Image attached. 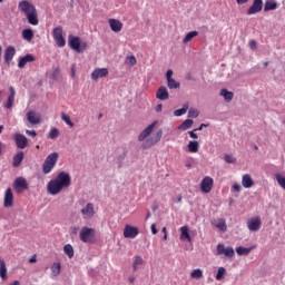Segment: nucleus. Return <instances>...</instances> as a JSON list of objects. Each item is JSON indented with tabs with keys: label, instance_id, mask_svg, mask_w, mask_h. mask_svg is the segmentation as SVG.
<instances>
[{
	"label": "nucleus",
	"instance_id": "nucleus-1",
	"mask_svg": "<svg viewBox=\"0 0 285 285\" xmlns=\"http://www.w3.org/2000/svg\"><path fill=\"white\" fill-rule=\"evenodd\" d=\"M18 9L26 16L30 26H39V13L37 7L28 0H22L18 3Z\"/></svg>",
	"mask_w": 285,
	"mask_h": 285
},
{
	"label": "nucleus",
	"instance_id": "nucleus-2",
	"mask_svg": "<svg viewBox=\"0 0 285 285\" xmlns=\"http://www.w3.org/2000/svg\"><path fill=\"white\" fill-rule=\"evenodd\" d=\"M57 161H59V153L53 151L49 154L42 164L43 175H50V173L55 170V166H57Z\"/></svg>",
	"mask_w": 285,
	"mask_h": 285
},
{
	"label": "nucleus",
	"instance_id": "nucleus-3",
	"mask_svg": "<svg viewBox=\"0 0 285 285\" xmlns=\"http://www.w3.org/2000/svg\"><path fill=\"white\" fill-rule=\"evenodd\" d=\"M79 237L80 240L83 242V244H95V237H97V232L95 230V228L82 227L80 229Z\"/></svg>",
	"mask_w": 285,
	"mask_h": 285
},
{
	"label": "nucleus",
	"instance_id": "nucleus-4",
	"mask_svg": "<svg viewBox=\"0 0 285 285\" xmlns=\"http://www.w3.org/2000/svg\"><path fill=\"white\" fill-rule=\"evenodd\" d=\"M164 135V130L159 129L155 136L147 138L142 145L141 148L142 150H148V148H153V146H156V144H159L161 141V137Z\"/></svg>",
	"mask_w": 285,
	"mask_h": 285
},
{
	"label": "nucleus",
	"instance_id": "nucleus-5",
	"mask_svg": "<svg viewBox=\"0 0 285 285\" xmlns=\"http://www.w3.org/2000/svg\"><path fill=\"white\" fill-rule=\"evenodd\" d=\"M55 179L59 184L60 188H62V190L63 188H70V184L72 183L70 174L66 171H60Z\"/></svg>",
	"mask_w": 285,
	"mask_h": 285
},
{
	"label": "nucleus",
	"instance_id": "nucleus-6",
	"mask_svg": "<svg viewBox=\"0 0 285 285\" xmlns=\"http://www.w3.org/2000/svg\"><path fill=\"white\" fill-rule=\"evenodd\" d=\"M213 186H215V180L210 176L204 177L200 181V190L206 195L213 190Z\"/></svg>",
	"mask_w": 285,
	"mask_h": 285
},
{
	"label": "nucleus",
	"instance_id": "nucleus-7",
	"mask_svg": "<svg viewBox=\"0 0 285 285\" xmlns=\"http://www.w3.org/2000/svg\"><path fill=\"white\" fill-rule=\"evenodd\" d=\"M52 32L57 46L59 48H63V46H66V39L63 38V28L56 27Z\"/></svg>",
	"mask_w": 285,
	"mask_h": 285
},
{
	"label": "nucleus",
	"instance_id": "nucleus-8",
	"mask_svg": "<svg viewBox=\"0 0 285 285\" xmlns=\"http://www.w3.org/2000/svg\"><path fill=\"white\" fill-rule=\"evenodd\" d=\"M47 190H48L49 195H59V193H61V190H63V188L59 185L57 179L53 178L47 184Z\"/></svg>",
	"mask_w": 285,
	"mask_h": 285
},
{
	"label": "nucleus",
	"instance_id": "nucleus-9",
	"mask_svg": "<svg viewBox=\"0 0 285 285\" xmlns=\"http://www.w3.org/2000/svg\"><path fill=\"white\" fill-rule=\"evenodd\" d=\"M157 126V121L151 122L149 126H147L138 136V141H146L150 135H153V130H155Z\"/></svg>",
	"mask_w": 285,
	"mask_h": 285
},
{
	"label": "nucleus",
	"instance_id": "nucleus-10",
	"mask_svg": "<svg viewBox=\"0 0 285 285\" xmlns=\"http://www.w3.org/2000/svg\"><path fill=\"white\" fill-rule=\"evenodd\" d=\"M13 140L16 141L17 148H20V150L28 148V138L24 135L16 132Z\"/></svg>",
	"mask_w": 285,
	"mask_h": 285
},
{
	"label": "nucleus",
	"instance_id": "nucleus-11",
	"mask_svg": "<svg viewBox=\"0 0 285 285\" xmlns=\"http://www.w3.org/2000/svg\"><path fill=\"white\" fill-rule=\"evenodd\" d=\"M139 235V228L132 226V225H126L124 228V237L126 239H135Z\"/></svg>",
	"mask_w": 285,
	"mask_h": 285
},
{
	"label": "nucleus",
	"instance_id": "nucleus-12",
	"mask_svg": "<svg viewBox=\"0 0 285 285\" xmlns=\"http://www.w3.org/2000/svg\"><path fill=\"white\" fill-rule=\"evenodd\" d=\"M247 228L248 230H250L252 233H257V230H259V228H262V218H259V216H256L254 218H250L247 222Z\"/></svg>",
	"mask_w": 285,
	"mask_h": 285
},
{
	"label": "nucleus",
	"instance_id": "nucleus-13",
	"mask_svg": "<svg viewBox=\"0 0 285 285\" xmlns=\"http://www.w3.org/2000/svg\"><path fill=\"white\" fill-rule=\"evenodd\" d=\"M81 215L83 219H92L95 217V205L88 203L82 209Z\"/></svg>",
	"mask_w": 285,
	"mask_h": 285
},
{
	"label": "nucleus",
	"instance_id": "nucleus-14",
	"mask_svg": "<svg viewBox=\"0 0 285 285\" xmlns=\"http://www.w3.org/2000/svg\"><path fill=\"white\" fill-rule=\"evenodd\" d=\"M216 250L217 255H225V257H235V249L233 247H225L224 244H218Z\"/></svg>",
	"mask_w": 285,
	"mask_h": 285
},
{
	"label": "nucleus",
	"instance_id": "nucleus-15",
	"mask_svg": "<svg viewBox=\"0 0 285 285\" xmlns=\"http://www.w3.org/2000/svg\"><path fill=\"white\" fill-rule=\"evenodd\" d=\"M13 188L18 193H23V190H28V180L23 177H19L13 183Z\"/></svg>",
	"mask_w": 285,
	"mask_h": 285
},
{
	"label": "nucleus",
	"instance_id": "nucleus-16",
	"mask_svg": "<svg viewBox=\"0 0 285 285\" xmlns=\"http://www.w3.org/2000/svg\"><path fill=\"white\" fill-rule=\"evenodd\" d=\"M108 23H109V28L112 32H121V30H124V22H121L120 20L118 19H115V18H110L108 20Z\"/></svg>",
	"mask_w": 285,
	"mask_h": 285
},
{
	"label": "nucleus",
	"instance_id": "nucleus-17",
	"mask_svg": "<svg viewBox=\"0 0 285 285\" xmlns=\"http://www.w3.org/2000/svg\"><path fill=\"white\" fill-rule=\"evenodd\" d=\"M262 8H264V1L254 0L247 10V14H257V12H262Z\"/></svg>",
	"mask_w": 285,
	"mask_h": 285
},
{
	"label": "nucleus",
	"instance_id": "nucleus-18",
	"mask_svg": "<svg viewBox=\"0 0 285 285\" xmlns=\"http://www.w3.org/2000/svg\"><path fill=\"white\" fill-rule=\"evenodd\" d=\"M12 204H14V195L12 194V188H8L4 193L3 207L10 208Z\"/></svg>",
	"mask_w": 285,
	"mask_h": 285
},
{
	"label": "nucleus",
	"instance_id": "nucleus-19",
	"mask_svg": "<svg viewBox=\"0 0 285 285\" xmlns=\"http://www.w3.org/2000/svg\"><path fill=\"white\" fill-rule=\"evenodd\" d=\"M26 117L29 124H31L32 126H37L38 124H41V116L37 115V112L32 110L28 111Z\"/></svg>",
	"mask_w": 285,
	"mask_h": 285
},
{
	"label": "nucleus",
	"instance_id": "nucleus-20",
	"mask_svg": "<svg viewBox=\"0 0 285 285\" xmlns=\"http://www.w3.org/2000/svg\"><path fill=\"white\" fill-rule=\"evenodd\" d=\"M104 77H108V68H98L91 72V79L94 81H97V79H102Z\"/></svg>",
	"mask_w": 285,
	"mask_h": 285
},
{
	"label": "nucleus",
	"instance_id": "nucleus-21",
	"mask_svg": "<svg viewBox=\"0 0 285 285\" xmlns=\"http://www.w3.org/2000/svg\"><path fill=\"white\" fill-rule=\"evenodd\" d=\"M69 46L72 50H76V52H81V40H79V37L70 36Z\"/></svg>",
	"mask_w": 285,
	"mask_h": 285
},
{
	"label": "nucleus",
	"instance_id": "nucleus-22",
	"mask_svg": "<svg viewBox=\"0 0 285 285\" xmlns=\"http://www.w3.org/2000/svg\"><path fill=\"white\" fill-rule=\"evenodd\" d=\"M16 55H17V49H14V47H12V46L7 47L4 50L6 63H10V61H12V59H14Z\"/></svg>",
	"mask_w": 285,
	"mask_h": 285
},
{
	"label": "nucleus",
	"instance_id": "nucleus-23",
	"mask_svg": "<svg viewBox=\"0 0 285 285\" xmlns=\"http://www.w3.org/2000/svg\"><path fill=\"white\" fill-rule=\"evenodd\" d=\"M36 61L35 56L32 53H27L24 57H21L18 61V68H26V63H32Z\"/></svg>",
	"mask_w": 285,
	"mask_h": 285
},
{
	"label": "nucleus",
	"instance_id": "nucleus-24",
	"mask_svg": "<svg viewBox=\"0 0 285 285\" xmlns=\"http://www.w3.org/2000/svg\"><path fill=\"white\" fill-rule=\"evenodd\" d=\"M9 92L10 95L7 99V102L4 104V108H7L8 110H10L12 106H14V97L17 96V91L14 90V87H10Z\"/></svg>",
	"mask_w": 285,
	"mask_h": 285
},
{
	"label": "nucleus",
	"instance_id": "nucleus-25",
	"mask_svg": "<svg viewBox=\"0 0 285 285\" xmlns=\"http://www.w3.org/2000/svg\"><path fill=\"white\" fill-rule=\"evenodd\" d=\"M170 95L168 94V89L166 87L161 86L156 91V99H159L160 101H166V99H169Z\"/></svg>",
	"mask_w": 285,
	"mask_h": 285
},
{
	"label": "nucleus",
	"instance_id": "nucleus-26",
	"mask_svg": "<svg viewBox=\"0 0 285 285\" xmlns=\"http://www.w3.org/2000/svg\"><path fill=\"white\" fill-rule=\"evenodd\" d=\"M242 186L244 188H253L255 186V180H253V177H250V175L245 174L242 177Z\"/></svg>",
	"mask_w": 285,
	"mask_h": 285
},
{
	"label": "nucleus",
	"instance_id": "nucleus-27",
	"mask_svg": "<svg viewBox=\"0 0 285 285\" xmlns=\"http://www.w3.org/2000/svg\"><path fill=\"white\" fill-rule=\"evenodd\" d=\"M0 277L2 282L8 279V268L6 267V261H3V258H0Z\"/></svg>",
	"mask_w": 285,
	"mask_h": 285
},
{
	"label": "nucleus",
	"instance_id": "nucleus-28",
	"mask_svg": "<svg viewBox=\"0 0 285 285\" xmlns=\"http://www.w3.org/2000/svg\"><path fill=\"white\" fill-rule=\"evenodd\" d=\"M269 10H277V0H266L264 11L269 12Z\"/></svg>",
	"mask_w": 285,
	"mask_h": 285
},
{
	"label": "nucleus",
	"instance_id": "nucleus-29",
	"mask_svg": "<svg viewBox=\"0 0 285 285\" xmlns=\"http://www.w3.org/2000/svg\"><path fill=\"white\" fill-rule=\"evenodd\" d=\"M189 153H199V141L190 140L187 145Z\"/></svg>",
	"mask_w": 285,
	"mask_h": 285
},
{
	"label": "nucleus",
	"instance_id": "nucleus-30",
	"mask_svg": "<svg viewBox=\"0 0 285 285\" xmlns=\"http://www.w3.org/2000/svg\"><path fill=\"white\" fill-rule=\"evenodd\" d=\"M60 274H61V263H53L51 265V275H53V277H59Z\"/></svg>",
	"mask_w": 285,
	"mask_h": 285
},
{
	"label": "nucleus",
	"instance_id": "nucleus-31",
	"mask_svg": "<svg viewBox=\"0 0 285 285\" xmlns=\"http://www.w3.org/2000/svg\"><path fill=\"white\" fill-rule=\"evenodd\" d=\"M63 253L69 257V259L75 257V248L70 244L65 245Z\"/></svg>",
	"mask_w": 285,
	"mask_h": 285
},
{
	"label": "nucleus",
	"instance_id": "nucleus-32",
	"mask_svg": "<svg viewBox=\"0 0 285 285\" xmlns=\"http://www.w3.org/2000/svg\"><path fill=\"white\" fill-rule=\"evenodd\" d=\"M22 38L26 41H30L31 39H35V31H32V29L22 30Z\"/></svg>",
	"mask_w": 285,
	"mask_h": 285
},
{
	"label": "nucleus",
	"instance_id": "nucleus-33",
	"mask_svg": "<svg viewBox=\"0 0 285 285\" xmlns=\"http://www.w3.org/2000/svg\"><path fill=\"white\" fill-rule=\"evenodd\" d=\"M144 264V258L141 256H135L132 263L134 273H137V268Z\"/></svg>",
	"mask_w": 285,
	"mask_h": 285
},
{
	"label": "nucleus",
	"instance_id": "nucleus-34",
	"mask_svg": "<svg viewBox=\"0 0 285 285\" xmlns=\"http://www.w3.org/2000/svg\"><path fill=\"white\" fill-rule=\"evenodd\" d=\"M220 97H224L225 101H230L235 97V94H233V91H227L226 89H222Z\"/></svg>",
	"mask_w": 285,
	"mask_h": 285
},
{
	"label": "nucleus",
	"instance_id": "nucleus-35",
	"mask_svg": "<svg viewBox=\"0 0 285 285\" xmlns=\"http://www.w3.org/2000/svg\"><path fill=\"white\" fill-rule=\"evenodd\" d=\"M180 239H187V242H190V234L188 233V226L180 227Z\"/></svg>",
	"mask_w": 285,
	"mask_h": 285
},
{
	"label": "nucleus",
	"instance_id": "nucleus-36",
	"mask_svg": "<svg viewBox=\"0 0 285 285\" xmlns=\"http://www.w3.org/2000/svg\"><path fill=\"white\" fill-rule=\"evenodd\" d=\"M21 161H23V151H19L13 157V166H14V168H17L18 166H21Z\"/></svg>",
	"mask_w": 285,
	"mask_h": 285
},
{
	"label": "nucleus",
	"instance_id": "nucleus-37",
	"mask_svg": "<svg viewBox=\"0 0 285 285\" xmlns=\"http://www.w3.org/2000/svg\"><path fill=\"white\" fill-rule=\"evenodd\" d=\"M199 35V32L197 31H190L188 32L185 38L183 39V43H189V41H193V39H195V37H197Z\"/></svg>",
	"mask_w": 285,
	"mask_h": 285
},
{
	"label": "nucleus",
	"instance_id": "nucleus-38",
	"mask_svg": "<svg viewBox=\"0 0 285 285\" xmlns=\"http://www.w3.org/2000/svg\"><path fill=\"white\" fill-rule=\"evenodd\" d=\"M193 124H195V121H193V119H186L179 127L178 130H188V128L193 127Z\"/></svg>",
	"mask_w": 285,
	"mask_h": 285
},
{
	"label": "nucleus",
	"instance_id": "nucleus-39",
	"mask_svg": "<svg viewBox=\"0 0 285 285\" xmlns=\"http://www.w3.org/2000/svg\"><path fill=\"white\" fill-rule=\"evenodd\" d=\"M190 277L191 279H202V277H204V272L199 268H196L190 273Z\"/></svg>",
	"mask_w": 285,
	"mask_h": 285
},
{
	"label": "nucleus",
	"instance_id": "nucleus-40",
	"mask_svg": "<svg viewBox=\"0 0 285 285\" xmlns=\"http://www.w3.org/2000/svg\"><path fill=\"white\" fill-rule=\"evenodd\" d=\"M250 250H253L252 247H243V246H239L236 248V253L237 255H250Z\"/></svg>",
	"mask_w": 285,
	"mask_h": 285
},
{
	"label": "nucleus",
	"instance_id": "nucleus-41",
	"mask_svg": "<svg viewBox=\"0 0 285 285\" xmlns=\"http://www.w3.org/2000/svg\"><path fill=\"white\" fill-rule=\"evenodd\" d=\"M61 119L62 121H65V124H67V126L69 128H75V122H72V120H70V116H68L67 114H61Z\"/></svg>",
	"mask_w": 285,
	"mask_h": 285
},
{
	"label": "nucleus",
	"instance_id": "nucleus-42",
	"mask_svg": "<svg viewBox=\"0 0 285 285\" xmlns=\"http://www.w3.org/2000/svg\"><path fill=\"white\" fill-rule=\"evenodd\" d=\"M275 179H276L278 186H281V188H283V190H285V177L282 176V174H276Z\"/></svg>",
	"mask_w": 285,
	"mask_h": 285
},
{
	"label": "nucleus",
	"instance_id": "nucleus-43",
	"mask_svg": "<svg viewBox=\"0 0 285 285\" xmlns=\"http://www.w3.org/2000/svg\"><path fill=\"white\" fill-rule=\"evenodd\" d=\"M167 86H168L169 90H174V89L179 88L180 85L177 80L171 78V79L167 80Z\"/></svg>",
	"mask_w": 285,
	"mask_h": 285
},
{
	"label": "nucleus",
	"instance_id": "nucleus-44",
	"mask_svg": "<svg viewBox=\"0 0 285 285\" xmlns=\"http://www.w3.org/2000/svg\"><path fill=\"white\" fill-rule=\"evenodd\" d=\"M224 275H226V268L219 267L216 274L217 282H222V279H224Z\"/></svg>",
	"mask_w": 285,
	"mask_h": 285
},
{
	"label": "nucleus",
	"instance_id": "nucleus-45",
	"mask_svg": "<svg viewBox=\"0 0 285 285\" xmlns=\"http://www.w3.org/2000/svg\"><path fill=\"white\" fill-rule=\"evenodd\" d=\"M186 112H188V106H184L180 109H177L174 111L175 117H181L183 115H186Z\"/></svg>",
	"mask_w": 285,
	"mask_h": 285
},
{
	"label": "nucleus",
	"instance_id": "nucleus-46",
	"mask_svg": "<svg viewBox=\"0 0 285 285\" xmlns=\"http://www.w3.org/2000/svg\"><path fill=\"white\" fill-rule=\"evenodd\" d=\"M126 63L127 66H137V58H135V56H129L126 58Z\"/></svg>",
	"mask_w": 285,
	"mask_h": 285
},
{
	"label": "nucleus",
	"instance_id": "nucleus-47",
	"mask_svg": "<svg viewBox=\"0 0 285 285\" xmlns=\"http://www.w3.org/2000/svg\"><path fill=\"white\" fill-rule=\"evenodd\" d=\"M49 139H57L59 137V129L52 128L48 135Z\"/></svg>",
	"mask_w": 285,
	"mask_h": 285
},
{
	"label": "nucleus",
	"instance_id": "nucleus-48",
	"mask_svg": "<svg viewBox=\"0 0 285 285\" xmlns=\"http://www.w3.org/2000/svg\"><path fill=\"white\" fill-rule=\"evenodd\" d=\"M224 159L226 164H235L237 158L233 157V155L225 154Z\"/></svg>",
	"mask_w": 285,
	"mask_h": 285
},
{
	"label": "nucleus",
	"instance_id": "nucleus-49",
	"mask_svg": "<svg viewBox=\"0 0 285 285\" xmlns=\"http://www.w3.org/2000/svg\"><path fill=\"white\" fill-rule=\"evenodd\" d=\"M216 227L219 228V230H223V233H226V230L228 228L226 226V220H220L219 223H217Z\"/></svg>",
	"mask_w": 285,
	"mask_h": 285
},
{
	"label": "nucleus",
	"instance_id": "nucleus-50",
	"mask_svg": "<svg viewBox=\"0 0 285 285\" xmlns=\"http://www.w3.org/2000/svg\"><path fill=\"white\" fill-rule=\"evenodd\" d=\"M188 117H194V119H196V117H199V110L193 108L189 109Z\"/></svg>",
	"mask_w": 285,
	"mask_h": 285
},
{
	"label": "nucleus",
	"instance_id": "nucleus-51",
	"mask_svg": "<svg viewBox=\"0 0 285 285\" xmlns=\"http://www.w3.org/2000/svg\"><path fill=\"white\" fill-rule=\"evenodd\" d=\"M59 72H61V70L59 68H56L52 72V79L57 80L59 77Z\"/></svg>",
	"mask_w": 285,
	"mask_h": 285
},
{
	"label": "nucleus",
	"instance_id": "nucleus-52",
	"mask_svg": "<svg viewBox=\"0 0 285 285\" xmlns=\"http://www.w3.org/2000/svg\"><path fill=\"white\" fill-rule=\"evenodd\" d=\"M248 46L252 50H257V42L255 40H250Z\"/></svg>",
	"mask_w": 285,
	"mask_h": 285
},
{
	"label": "nucleus",
	"instance_id": "nucleus-53",
	"mask_svg": "<svg viewBox=\"0 0 285 285\" xmlns=\"http://www.w3.org/2000/svg\"><path fill=\"white\" fill-rule=\"evenodd\" d=\"M233 190H235V193H240L242 191V185L235 183L233 185Z\"/></svg>",
	"mask_w": 285,
	"mask_h": 285
},
{
	"label": "nucleus",
	"instance_id": "nucleus-54",
	"mask_svg": "<svg viewBox=\"0 0 285 285\" xmlns=\"http://www.w3.org/2000/svg\"><path fill=\"white\" fill-rule=\"evenodd\" d=\"M197 130H191V131H188V135L191 139H198L199 136H197Z\"/></svg>",
	"mask_w": 285,
	"mask_h": 285
},
{
	"label": "nucleus",
	"instance_id": "nucleus-55",
	"mask_svg": "<svg viewBox=\"0 0 285 285\" xmlns=\"http://www.w3.org/2000/svg\"><path fill=\"white\" fill-rule=\"evenodd\" d=\"M26 135H29L30 137H37V131L27 129Z\"/></svg>",
	"mask_w": 285,
	"mask_h": 285
},
{
	"label": "nucleus",
	"instance_id": "nucleus-56",
	"mask_svg": "<svg viewBox=\"0 0 285 285\" xmlns=\"http://www.w3.org/2000/svg\"><path fill=\"white\" fill-rule=\"evenodd\" d=\"M166 79H167V81H169L170 79H173V70H171V69L167 70V72H166Z\"/></svg>",
	"mask_w": 285,
	"mask_h": 285
},
{
	"label": "nucleus",
	"instance_id": "nucleus-57",
	"mask_svg": "<svg viewBox=\"0 0 285 285\" xmlns=\"http://www.w3.org/2000/svg\"><path fill=\"white\" fill-rule=\"evenodd\" d=\"M163 233H164V242H166V239H168V229H166V227L163 228Z\"/></svg>",
	"mask_w": 285,
	"mask_h": 285
},
{
	"label": "nucleus",
	"instance_id": "nucleus-58",
	"mask_svg": "<svg viewBox=\"0 0 285 285\" xmlns=\"http://www.w3.org/2000/svg\"><path fill=\"white\" fill-rule=\"evenodd\" d=\"M151 233H153V235H157V233H158L157 226L155 224L151 225Z\"/></svg>",
	"mask_w": 285,
	"mask_h": 285
},
{
	"label": "nucleus",
	"instance_id": "nucleus-59",
	"mask_svg": "<svg viewBox=\"0 0 285 285\" xmlns=\"http://www.w3.org/2000/svg\"><path fill=\"white\" fill-rule=\"evenodd\" d=\"M204 128H208V125L206 124H202L198 128H196L195 130H204Z\"/></svg>",
	"mask_w": 285,
	"mask_h": 285
},
{
	"label": "nucleus",
	"instance_id": "nucleus-60",
	"mask_svg": "<svg viewBox=\"0 0 285 285\" xmlns=\"http://www.w3.org/2000/svg\"><path fill=\"white\" fill-rule=\"evenodd\" d=\"M164 106L161 104L156 106V112H161Z\"/></svg>",
	"mask_w": 285,
	"mask_h": 285
},
{
	"label": "nucleus",
	"instance_id": "nucleus-61",
	"mask_svg": "<svg viewBox=\"0 0 285 285\" xmlns=\"http://www.w3.org/2000/svg\"><path fill=\"white\" fill-rule=\"evenodd\" d=\"M238 6H244V3H248V0H236Z\"/></svg>",
	"mask_w": 285,
	"mask_h": 285
},
{
	"label": "nucleus",
	"instance_id": "nucleus-62",
	"mask_svg": "<svg viewBox=\"0 0 285 285\" xmlns=\"http://www.w3.org/2000/svg\"><path fill=\"white\" fill-rule=\"evenodd\" d=\"M29 263H30V264L37 263V258H36V257H31V258L29 259Z\"/></svg>",
	"mask_w": 285,
	"mask_h": 285
},
{
	"label": "nucleus",
	"instance_id": "nucleus-63",
	"mask_svg": "<svg viewBox=\"0 0 285 285\" xmlns=\"http://www.w3.org/2000/svg\"><path fill=\"white\" fill-rule=\"evenodd\" d=\"M129 283H130V284H135V276H130V277H129Z\"/></svg>",
	"mask_w": 285,
	"mask_h": 285
},
{
	"label": "nucleus",
	"instance_id": "nucleus-64",
	"mask_svg": "<svg viewBox=\"0 0 285 285\" xmlns=\"http://www.w3.org/2000/svg\"><path fill=\"white\" fill-rule=\"evenodd\" d=\"M9 285H21V283L19 281H14V282L10 283Z\"/></svg>",
	"mask_w": 285,
	"mask_h": 285
}]
</instances>
